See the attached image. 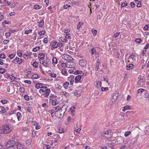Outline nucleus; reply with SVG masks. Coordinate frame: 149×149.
<instances>
[{"label": "nucleus", "instance_id": "obj_1", "mask_svg": "<svg viewBox=\"0 0 149 149\" xmlns=\"http://www.w3.org/2000/svg\"><path fill=\"white\" fill-rule=\"evenodd\" d=\"M13 128L7 124L3 125L2 127H0V133L7 134L10 132Z\"/></svg>", "mask_w": 149, "mask_h": 149}, {"label": "nucleus", "instance_id": "obj_2", "mask_svg": "<svg viewBox=\"0 0 149 149\" xmlns=\"http://www.w3.org/2000/svg\"><path fill=\"white\" fill-rule=\"evenodd\" d=\"M15 143L13 140H11L8 141L6 145V148L8 149H14L15 148Z\"/></svg>", "mask_w": 149, "mask_h": 149}, {"label": "nucleus", "instance_id": "obj_3", "mask_svg": "<svg viewBox=\"0 0 149 149\" xmlns=\"http://www.w3.org/2000/svg\"><path fill=\"white\" fill-rule=\"evenodd\" d=\"M11 62L14 63H17L18 64H20L22 63L23 60L20 58L16 57L11 61Z\"/></svg>", "mask_w": 149, "mask_h": 149}, {"label": "nucleus", "instance_id": "obj_4", "mask_svg": "<svg viewBox=\"0 0 149 149\" xmlns=\"http://www.w3.org/2000/svg\"><path fill=\"white\" fill-rule=\"evenodd\" d=\"M63 45V43L61 42H54L52 43V47L54 49L57 48L58 47H61Z\"/></svg>", "mask_w": 149, "mask_h": 149}, {"label": "nucleus", "instance_id": "obj_5", "mask_svg": "<svg viewBox=\"0 0 149 149\" xmlns=\"http://www.w3.org/2000/svg\"><path fill=\"white\" fill-rule=\"evenodd\" d=\"M79 64L81 67H84L86 64V61L85 60L82 59L79 61Z\"/></svg>", "mask_w": 149, "mask_h": 149}, {"label": "nucleus", "instance_id": "obj_6", "mask_svg": "<svg viewBox=\"0 0 149 149\" xmlns=\"http://www.w3.org/2000/svg\"><path fill=\"white\" fill-rule=\"evenodd\" d=\"M17 149H25L24 145L20 143H16Z\"/></svg>", "mask_w": 149, "mask_h": 149}, {"label": "nucleus", "instance_id": "obj_7", "mask_svg": "<svg viewBox=\"0 0 149 149\" xmlns=\"http://www.w3.org/2000/svg\"><path fill=\"white\" fill-rule=\"evenodd\" d=\"M63 58L66 60H71L72 59L71 56L66 54L63 55Z\"/></svg>", "mask_w": 149, "mask_h": 149}, {"label": "nucleus", "instance_id": "obj_8", "mask_svg": "<svg viewBox=\"0 0 149 149\" xmlns=\"http://www.w3.org/2000/svg\"><path fill=\"white\" fill-rule=\"evenodd\" d=\"M50 92L51 90L49 88L47 91L45 92V93L42 94V95L41 96H42V95H43L45 97H47L49 96V93H50Z\"/></svg>", "mask_w": 149, "mask_h": 149}, {"label": "nucleus", "instance_id": "obj_9", "mask_svg": "<svg viewBox=\"0 0 149 149\" xmlns=\"http://www.w3.org/2000/svg\"><path fill=\"white\" fill-rule=\"evenodd\" d=\"M91 54V55H93L94 54H98V52H96L95 50V49L94 47L90 51Z\"/></svg>", "mask_w": 149, "mask_h": 149}, {"label": "nucleus", "instance_id": "obj_10", "mask_svg": "<svg viewBox=\"0 0 149 149\" xmlns=\"http://www.w3.org/2000/svg\"><path fill=\"white\" fill-rule=\"evenodd\" d=\"M67 67L69 68H72L73 63L70 61H68L66 62Z\"/></svg>", "mask_w": 149, "mask_h": 149}, {"label": "nucleus", "instance_id": "obj_11", "mask_svg": "<svg viewBox=\"0 0 149 149\" xmlns=\"http://www.w3.org/2000/svg\"><path fill=\"white\" fill-rule=\"evenodd\" d=\"M17 117V118L18 121L20 120L22 118L21 114L19 112H18L16 114Z\"/></svg>", "mask_w": 149, "mask_h": 149}, {"label": "nucleus", "instance_id": "obj_12", "mask_svg": "<svg viewBox=\"0 0 149 149\" xmlns=\"http://www.w3.org/2000/svg\"><path fill=\"white\" fill-rule=\"evenodd\" d=\"M134 67V65L133 64H130L126 66L127 70H130L132 69Z\"/></svg>", "mask_w": 149, "mask_h": 149}, {"label": "nucleus", "instance_id": "obj_13", "mask_svg": "<svg viewBox=\"0 0 149 149\" xmlns=\"http://www.w3.org/2000/svg\"><path fill=\"white\" fill-rule=\"evenodd\" d=\"M69 84V83L68 81H66L63 84V86L65 89H66L68 88Z\"/></svg>", "mask_w": 149, "mask_h": 149}, {"label": "nucleus", "instance_id": "obj_14", "mask_svg": "<svg viewBox=\"0 0 149 149\" xmlns=\"http://www.w3.org/2000/svg\"><path fill=\"white\" fill-rule=\"evenodd\" d=\"M110 132H111L110 130H109L107 131H106L104 132L103 134H102V135L104 136L107 137V136L106 135H109Z\"/></svg>", "mask_w": 149, "mask_h": 149}, {"label": "nucleus", "instance_id": "obj_15", "mask_svg": "<svg viewBox=\"0 0 149 149\" xmlns=\"http://www.w3.org/2000/svg\"><path fill=\"white\" fill-rule=\"evenodd\" d=\"M38 58L41 59L42 60L44 59L45 55L43 54H39L38 56Z\"/></svg>", "mask_w": 149, "mask_h": 149}, {"label": "nucleus", "instance_id": "obj_16", "mask_svg": "<svg viewBox=\"0 0 149 149\" xmlns=\"http://www.w3.org/2000/svg\"><path fill=\"white\" fill-rule=\"evenodd\" d=\"M81 78V76L80 75H78L75 78V82L76 81H79Z\"/></svg>", "mask_w": 149, "mask_h": 149}, {"label": "nucleus", "instance_id": "obj_17", "mask_svg": "<svg viewBox=\"0 0 149 149\" xmlns=\"http://www.w3.org/2000/svg\"><path fill=\"white\" fill-rule=\"evenodd\" d=\"M43 85V84L41 83H38L36 85L35 87L37 89L41 88V86Z\"/></svg>", "mask_w": 149, "mask_h": 149}, {"label": "nucleus", "instance_id": "obj_18", "mask_svg": "<svg viewBox=\"0 0 149 149\" xmlns=\"http://www.w3.org/2000/svg\"><path fill=\"white\" fill-rule=\"evenodd\" d=\"M59 40L63 42H68V40L66 39L63 38V37H61L59 39Z\"/></svg>", "mask_w": 149, "mask_h": 149}, {"label": "nucleus", "instance_id": "obj_19", "mask_svg": "<svg viewBox=\"0 0 149 149\" xmlns=\"http://www.w3.org/2000/svg\"><path fill=\"white\" fill-rule=\"evenodd\" d=\"M6 112V111L5 108L2 106H0V112L4 113Z\"/></svg>", "mask_w": 149, "mask_h": 149}, {"label": "nucleus", "instance_id": "obj_20", "mask_svg": "<svg viewBox=\"0 0 149 149\" xmlns=\"http://www.w3.org/2000/svg\"><path fill=\"white\" fill-rule=\"evenodd\" d=\"M131 108L130 106L128 105H126L123 108L122 110V111H124L125 110H128L129 109H130Z\"/></svg>", "mask_w": 149, "mask_h": 149}, {"label": "nucleus", "instance_id": "obj_21", "mask_svg": "<svg viewBox=\"0 0 149 149\" xmlns=\"http://www.w3.org/2000/svg\"><path fill=\"white\" fill-rule=\"evenodd\" d=\"M52 63H53V64L54 63L55 64H56L57 63V59L55 57H54L53 58L52 60Z\"/></svg>", "mask_w": 149, "mask_h": 149}, {"label": "nucleus", "instance_id": "obj_22", "mask_svg": "<svg viewBox=\"0 0 149 149\" xmlns=\"http://www.w3.org/2000/svg\"><path fill=\"white\" fill-rule=\"evenodd\" d=\"M54 110L55 112H57L58 111H61V107L59 106H57L56 107H54Z\"/></svg>", "mask_w": 149, "mask_h": 149}, {"label": "nucleus", "instance_id": "obj_23", "mask_svg": "<svg viewBox=\"0 0 149 149\" xmlns=\"http://www.w3.org/2000/svg\"><path fill=\"white\" fill-rule=\"evenodd\" d=\"M75 74H83V75L84 73L82 72L81 71L76 70H75Z\"/></svg>", "mask_w": 149, "mask_h": 149}, {"label": "nucleus", "instance_id": "obj_24", "mask_svg": "<svg viewBox=\"0 0 149 149\" xmlns=\"http://www.w3.org/2000/svg\"><path fill=\"white\" fill-rule=\"evenodd\" d=\"M38 63L36 61L33 62L32 64V65L35 68H37L38 67Z\"/></svg>", "mask_w": 149, "mask_h": 149}, {"label": "nucleus", "instance_id": "obj_25", "mask_svg": "<svg viewBox=\"0 0 149 149\" xmlns=\"http://www.w3.org/2000/svg\"><path fill=\"white\" fill-rule=\"evenodd\" d=\"M44 21L43 20H42L40 21V22L39 24V27L42 28L44 25Z\"/></svg>", "mask_w": 149, "mask_h": 149}, {"label": "nucleus", "instance_id": "obj_26", "mask_svg": "<svg viewBox=\"0 0 149 149\" xmlns=\"http://www.w3.org/2000/svg\"><path fill=\"white\" fill-rule=\"evenodd\" d=\"M67 108L65 106H63L61 107V111H62L65 110V111H63L64 113H65V112L66 111L65 110Z\"/></svg>", "mask_w": 149, "mask_h": 149}, {"label": "nucleus", "instance_id": "obj_27", "mask_svg": "<svg viewBox=\"0 0 149 149\" xmlns=\"http://www.w3.org/2000/svg\"><path fill=\"white\" fill-rule=\"evenodd\" d=\"M69 80L70 83V85H72L73 84V82L74 81V78L72 77H70L69 78Z\"/></svg>", "mask_w": 149, "mask_h": 149}, {"label": "nucleus", "instance_id": "obj_28", "mask_svg": "<svg viewBox=\"0 0 149 149\" xmlns=\"http://www.w3.org/2000/svg\"><path fill=\"white\" fill-rule=\"evenodd\" d=\"M57 103H58V102L57 100H52V105L54 106L55 105L57 104Z\"/></svg>", "mask_w": 149, "mask_h": 149}, {"label": "nucleus", "instance_id": "obj_29", "mask_svg": "<svg viewBox=\"0 0 149 149\" xmlns=\"http://www.w3.org/2000/svg\"><path fill=\"white\" fill-rule=\"evenodd\" d=\"M144 97L145 98H148V99L149 100V94L146 92L144 94Z\"/></svg>", "mask_w": 149, "mask_h": 149}, {"label": "nucleus", "instance_id": "obj_30", "mask_svg": "<svg viewBox=\"0 0 149 149\" xmlns=\"http://www.w3.org/2000/svg\"><path fill=\"white\" fill-rule=\"evenodd\" d=\"M40 49L39 47H36L33 49V51L34 52H36L38 51Z\"/></svg>", "mask_w": 149, "mask_h": 149}, {"label": "nucleus", "instance_id": "obj_31", "mask_svg": "<svg viewBox=\"0 0 149 149\" xmlns=\"http://www.w3.org/2000/svg\"><path fill=\"white\" fill-rule=\"evenodd\" d=\"M65 38L68 39H71V36L70 35V34H66L65 35Z\"/></svg>", "mask_w": 149, "mask_h": 149}, {"label": "nucleus", "instance_id": "obj_32", "mask_svg": "<svg viewBox=\"0 0 149 149\" xmlns=\"http://www.w3.org/2000/svg\"><path fill=\"white\" fill-rule=\"evenodd\" d=\"M32 31V30L31 29H30L29 30H26L24 31V33L26 34H28L29 33H30Z\"/></svg>", "mask_w": 149, "mask_h": 149}, {"label": "nucleus", "instance_id": "obj_33", "mask_svg": "<svg viewBox=\"0 0 149 149\" xmlns=\"http://www.w3.org/2000/svg\"><path fill=\"white\" fill-rule=\"evenodd\" d=\"M61 72L62 74L64 75H66L67 73L66 70L65 69H63L62 70Z\"/></svg>", "mask_w": 149, "mask_h": 149}, {"label": "nucleus", "instance_id": "obj_34", "mask_svg": "<svg viewBox=\"0 0 149 149\" xmlns=\"http://www.w3.org/2000/svg\"><path fill=\"white\" fill-rule=\"evenodd\" d=\"M6 58V56L4 54H0V58L2 59H5Z\"/></svg>", "mask_w": 149, "mask_h": 149}, {"label": "nucleus", "instance_id": "obj_35", "mask_svg": "<svg viewBox=\"0 0 149 149\" xmlns=\"http://www.w3.org/2000/svg\"><path fill=\"white\" fill-rule=\"evenodd\" d=\"M128 145L127 144H125V145L122 146L119 149H125L127 147Z\"/></svg>", "mask_w": 149, "mask_h": 149}, {"label": "nucleus", "instance_id": "obj_36", "mask_svg": "<svg viewBox=\"0 0 149 149\" xmlns=\"http://www.w3.org/2000/svg\"><path fill=\"white\" fill-rule=\"evenodd\" d=\"M6 70L2 68H0V73L3 74L5 72Z\"/></svg>", "mask_w": 149, "mask_h": 149}, {"label": "nucleus", "instance_id": "obj_37", "mask_svg": "<svg viewBox=\"0 0 149 149\" xmlns=\"http://www.w3.org/2000/svg\"><path fill=\"white\" fill-rule=\"evenodd\" d=\"M149 29V24L146 25L144 27V30H148Z\"/></svg>", "mask_w": 149, "mask_h": 149}, {"label": "nucleus", "instance_id": "obj_38", "mask_svg": "<svg viewBox=\"0 0 149 149\" xmlns=\"http://www.w3.org/2000/svg\"><path fill=\"white\" fill-rule=\"evenodd\" d=\"M135 42H136L140 43L141 42V40L140 38H136L135 40Z\"/></svg>", "mask_w": 149, "mask_h": 149}, {"label": "nucleus", "instance_id": "obj_39", "mask_svg": "<svg viewBox=\"0 0 149 149\" xmlns=\"http://www.w3.org/2000/svg\"><path fill=\"white\" fill-rule=\"evenodd\" d=\"M8 101L6 100H2L1 101V102L3 104H5L7 103Z\"/></svg>", "mask_w": 149, "mask_h": 149}, {"label": "nucleus", "instance_id": "obj_40", "mask_svg": "<svg viewBox=\"0 0 149 149\" xmlns=\"http://www.w3.org/2000/svg\"><path fill=\"white\" fill-rule=\"evenodd\" d=\"M91 31L94 35H95L97 34V31L96 30L92 29H91Z\"/></svg>", "mask_w": 149, "mask_h": 149}, {"label": "nucleus", "instance_id": "obj_41", "mask_svg": "<svg viewBox=\"0 0 149 149\" xmlns=\"http://www.w3.org/2000/svg\"><path fill=\"white\" fill-rule=\"evenodd\" d=\"M79 2L78 1H74L73 2H72L71 4H72V5H76L78 6L79 5Z\"/></svg>", "mask_w": 149, "mask_h": 149}, {"label": "nucleus", "instance_id": "obj_42", "mask_svg": "<svg viewBox=\"0 0 149 149\" xmlns=\"http://www.w3.org/2000/svg\"><path fill=\"white\" fill-rule=\"evenodd\" d=\"M101 91H108L109 90L108 88V87H105V88L102 87L101 88Z\"/></svg>", "mask_w": 149, "mask_h": 149}, {"label": "nucleus", "instance_id": "obj_43", "mask_svg": "<svg viewBox=\"0 0 149 149\" xmlns=\"http://www.w3.org/2000/svg\"><path fill=\"white\" fill-rule=\"evenodd\" d=\"M144 90L145 89L143 88H140L138 90V92L139 93H141L144 91Z\"/></svg>", "mask_w": 149, "mask_h": 149}, {"label": "nucleus", "instance_id": "obj_44", "mask_svg": "<svg viewBox=\"0 0 149 149\" xmlns=\"http://www.w3.org/2000/svg\"><path fill=\"white\" fill-rule=\"evenodd\" d=\"M141 1H139L138 2V3L136 6L137 7H141Z\"/></svg>", "mask_w": 149, "mask_h": 149}, {"label": "nucleus", "instance_id": "obj_45", "mask_svg": "<svg viewBox=\"0 0 149 149\" xmlns=\"http://www.w3.org/2000/svg\"><path fill=\"white\" fill-rule=\"evenodd\" d=\"M131 133V132L130 131H127L125 132V136L126 137L127 136L130 134Z\"/></svg>", "mask_w": 149, "mask_h": 149}, {"label": "nucleus", "instance_id": "obj_46", "mask_svg": "<svg viewBox=\"0 0 149 149\" xmlns=\"http://www.w3.org/2000/svg\"><path fill=\"white\" fill-rule=\"evenodd\" d=\"M15 54H12L8 56V57H9L11 59H12L15 57Z\"/></svg>", "mask_w": 149, "mask_h": 149}, {"label": "nucleus", "instance_id": "obj_47", "mask_svg": "<svg viewBox=\"0 0 149 149\" xmlns=\"http://www.w3.org/2000/svg\"><path fill=\"white\" fill-rule=\"evenodd\" d=\"M5 36L6 38L10 37L11 35V33L10 32H6L5 33Z\"/></svg>", "mask_w": 149, "mask_h": 149}, {"label": "nucleus", "instance_id": "obj_48", "mask_svg": "<svg viewBox=\"0 0 149 149\" xmlns=\"http://www.w3.org/2000/svg\"><path fill=\"white\" fill-rule=\"evenodd\" d=\"M99 63H97V64H96V67L95 68V71H97L99 70Z\"/></svg>", "mask_w": 149, "mask_h": 149}, {"label": "nucleus", "instance_id": "obj_49", "mask_svg": "<svg viewBox=\"0 0 149 149\" xmlns=\"http://www.w3.org/2000/svg\"><path fill=\"white\" fill-rule=\"evenodd\" d=\"M7 91L10 94H12L13 93L12 92L10 91V88L8 86H7Z\"/></svg>", "mask_w": 149, "mask_h": 149}, {"label": "nucleus", "instance_id": "obj_50", "mask_svg": "<svg viewBox=\"0 0 149 149\" xmlns=\"http://www.w3.org/2000/svg\"><path fill=\"white\" fill-rule=\"evenodd\" d=\"M38 76L37 74H34L32 75V78L33 79H36L38 78Z\"/></svg>", "mask_w": 149, "mask_h": 149}, {"label": "nucleus", "instance_id": "obj_51", "mask_svg": "<svg viewBox=\"0 0 149 149\" xmlns=\"http://www.w3.org/2000/svg\"><path fill=\"white\" fill-rule=\"evenodd\" d=\"M19 91L22 93H23L24 91V89L23 87H20L19 89Z\"/></svg>", "mask_w": 149, "mask_h": 149}, {"label": "nucleus", "instance_id": "obj_52", "mask_svg": "<svg viewBox=\"0 0 149 149\" xmlns=\"http://www.w3.org/2000/svg\"><path fill=\"white\" fill-rule=\"evenodd\" d=\"M130 5L132 8H134L135 7L136 5L135 3L133 2H131Z\"/></svg>", "mask_w": 149, "mask_h": 149}, {"label": "nucleus", "instance_id": "obj_53", "mask_svg": "<svg viewBox=\"0 0 149 149\" xmlns=\"http://www.w3.org/2000/svg\"><path fill=\"white\" fill-rule=\"evenodd\" d=\"M17 4V2H15L13 3L11 5V7L12 8L15 7Z\"/></svg>", "mask_w": 149, "mask_h": 149}, {"label": "nucleus", "instance_id": "obj_54", "mask_svg": "<svg viewBox=\"0 0 149 149\" xmlns=\"http://www.w3.org/2000/svg\"><path fill=\"white\" fill-rule=\"evenodd\" d=\"M102 15L99 14L97 15V19H98L100 20H101L102 18Z\"/></svg>", "mask_w": 149, "mask_h": 149}, {"label": "nucleus", "instance_id": "obj_55", "mask_svg": "<svg viewBox=\"0 0 149 149\" xmlns=\"http://www.w3.org/2000/svg\"><path fill=\"white\" fill-rule=\"evenodd\" d=\"M70 31L68 29H66L64 30V33L66 34H70L69 33Z\"/></svg>", "mask_w": 149, "mask_h": 149}, {"label": "nucleus", "instance_id": "obj_56", "mask_svg": "<svg viewBox=\"0 0 149 149\" xmlns=\"http://www.w3.org/2000/svg\"><path fill=\"white\" fill-rule=\"evenodd\" d=\"M50 75L52 77L55 78L56 77V74L54 73H50Z\"/></svg>", "mask_w": 149, "mask_h": 149}, {"label": "nucleus", "instance_id": "obj_57", "mask_svg": "<svg viewBox=\"0 0 149 149\" xmlns=\"http://www.w3.org/2000/svg\"><path fill=\"white\" fill-rule=\"evenodd\" d=\"M29 56V55H27L25 54H24L23 55V57L26 59H28Z\"/></svg>", "mask_w": 149, "mask_h": 149}, {"label": "nucleus", "instance_id": "obj_58", "mask_svg": "<svg viewBox=\"0 0 149 149\" xmlns=\"http://www.w3.org/2000/svg\"><path fill=\"white\" fill-rule=\"evenodd\" d=\"M24 98L25 100L27 101L29 100V96L27 95H26L24 96Z\"/></svg>", "mask_w": 149, "mask_h": 149}, {"label": "nucleus", "instance_id": "obj_59", "mask_svg": "<svg viewBox=\"0 0 149 149\" xmlns=\"http://www.w3.org/2000/svg\"><path fill=\"white\" fill-rule=\"evenodd\" d=\"M64 131H63V129L62 128L61 129H58V132L59 133H62Z\"/></svg>", "mask_w": 149, "mask_h": 149}, {"label": "nucleus", "instance_id": "obj_60", "mask_svg": "<svg viewBox=\"0 0 149 149\" xmlns=\"http://www.w3.org/2000/svg\"><path fill=\"white\" fill-rule=\"evenodd\" d=\"M75 70L74 71L72 69H70L69 70V72L70 73H72L73 74H75Z\"/></svg>", "mask_w": 149, "mask_h": 149}, {"label": "nucleus", "instance_id": "obj_61", "mask_svg": "<svg viewBox=\"0 0 149 149\" xmlns=\"http://www.w3.org/2000/svg\"><path fill=\"white\" fill-rule=\"evenodd\" d=\"M42 64L45 67H48V63L47 62H45V63H42Z\"/></svg>", "mask_w": 149, "mask_h": 149}, {"label": "nucleus", "instance_id": "obj_62", "mask_svg": "<svg viewBox=\"0 0 149 149\" xmlns=\"http://www.w3.org/2000/svg\"><path fill=\"white\" fill-rule=\"evenodd\" d=\"M31 141L29 140V139H28L26 141V144H27L28 145H30L31 144Z\"/></svg>", "mask_w": 149, "mask_h": 149}, {"label": "nucleus", "instance_id": "obj_63", "mask_svg": "<svg viewBox=\"0 0 149 149\" xmlns=\"http://www.w3.org/2000/svg\"><path fill=\"white\" fill-rule=\"evenodd\" d=\"M127 3L124 2L121 4V7H123L125 6H127Z\"/></svg>", "mask_w": 149, "mask_h": 149}, {"label": "nucleus", "instance_id": "obj_64", "mask_svg": "<svg viewBox=\"0 0 149 149\" xmlns=\"http://www.w3.org/2000/svg\"><path fill=\"white\" fill-rule=\"evenodd\" d=\"M43 90H44V92L47 91L49 88H48L46 86H44V88H42Z\"/></svg>", "mask_w": 149, "mask_h": 149}]
</instances>
